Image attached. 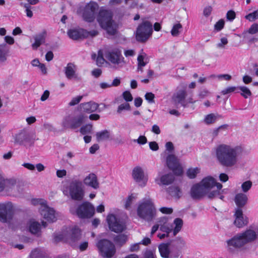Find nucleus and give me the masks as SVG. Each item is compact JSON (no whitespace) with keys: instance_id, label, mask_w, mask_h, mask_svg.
Instances as JSON below:
<instances>
[{"instance_id":"15","label":"nucleus","mask_w":258,"mask_h":258,"mask_svg":"<svg viewBox=\"0 0 258 258\" xmlns=\"http://www.w3.org/2000/svg\"><path fill=\"white\" fill-rule=\"evenodd\" d=\"M186 96L187 92L185 89L177 90L172 96V101L176 106L180 105L183 108H185L187 107V102L185 99Z\"/></svg>"},{"instance_id":"30","label":"nucleus","mask_w":258,"mask_h":258,"mask_svg":"<svg viewBox=\"0 0 258 258\" xmlns=\"http://www.w3.org/2000/svg\"><path fill=\"white\" fill-rule=\"evenodd\" d=\"M10 52V48L6 44H0V62H5Z\"/></svg>"},{"instance_id":"52","label":"nucleus","mask_w":258,"mask_h":258,"mask_svg":"<svg viewBox=\"0 0 258 258\" xmlns=\"http://www.w3.org/2000/svg\"><path fill=\"white\" fill-rule=\"evenodd\" d=\"M252 183L250 181L244 182L241 185V188L243 192L247 191L251 187Z\"/></svg>"},{"instance_id":"63","label":"nucleus","mask_w":258,"mask_h":258,"mask_svg":"<svg viewBox=\"0 0 258 258\" xmlns=\"http://www.w3.org/2000/svg\"><path fill=\"white\" fill-rule=\"evenodd\" d=\"M236 90L235 87H229L224 90H223L221 92V93L223 95H225L231 92H234Z\"/></svg>"},{"instance_id":"28","label":"nucleus","mask_w":258,"mask_h":258,"mask_svg":"<svg viewBox=\"0 0 258 258\" xmlns=\"http://www.w3.org/2000/svg\"><path fill=\"white\" fill-rule=\"evenodd\" d=\"M167 192L173 198L178 200L182 196V191L180 188L176 185H171L167 189Z\"/></svg>"},{"instance_id":"25","label":"nucleus","mask_w":258,"mask_h":258,"mask_svg":"<svg viewBox=\"0 0 258 258\" xmlns=\"http://www.w3.org/2000/svg\"><path fill=\"white\" fill-rule=\"evenodd\" d=\"M81 230L76 227L73 228L71 230V234L69 241L71 245L74 247H76L77 244L76 242L81 239Z\"/></svg>"},{"instance_id":"35","label":"nucleus","mask_w":258,"mask_h":258,"mask_svg":"<svg viewBox=\"0 0 258 258\" xmlns=\"http://www.w3.org/2000/svg\"><path fill=\"white\" fill-rule=\"evenodd\" d=\"M174 180V177L171 173L165 174L160 177V181L163 185H169L172 183Z\"/></svg>"},{"instance_id":"64","label":"nucleus","mask_w":258,"mask_h":258,"mask_svg":"<svg viewBox=\"0 0 258 258\" xmlns=\"http://www.w3.org/2000/svg\"><path fill=\"white\" fill-rule=\"evenodd\" d=\"M149 147L152 151H157L159 149L158 144L156 142H151L149 143Z\"/></svg>"},{"instance_id":"4","label":"nucleus","mask_w":258,"mask_h":258,"mask_svg":"<svg viewBox=\"0 0 258 258\" xmlns=\"http://www.w3.org/2000/svg\"><path fill=\"white\" fill-rule=\"evenodd\" d=\"M63 193L66 196H69L74 201H82L85 194L83 182L78 179H73L63 189Z\"/></svg>"},{"instance_id":"14","label":"nucleus","mask_w":258,"mask_h":258,"mask_svg":"<svg viewBox=\"0 0 258 258\" xmlns=\"http://www.w3.org/2000/svg\"><path fill=\"white\" fill-rule=\"evenodd\" d=\"M98 5L96 3H90L85 7L83 13L84 20L87 22H92L95 19V13Z\"/></svg>"},{"instance_id":"34","label":"nucleus","mask_w":258,"mask_h":258,"mask_svg":"<svg viewBox=\"0 0 258 258\" xmlns=\"http://www.w3.org/2000/svg\"><path fill=\"white\" fill-rule=\"evenodd\" d=\"M84 117L82 115L73 117L72 122V129H76L80 127L84 122Z\"/></svg>"},{"instance_id":"62","label":"nucleus","mask_w":258,"mask_h":258,"mask_svg":"<svg viewBox=\"0 0 258 258\" xmlns=\"http://www.w3.org/2000/svg\"><path fill=\"white\" fill-rule=\"evenodd\" d=\"M144 258H156V255L152 250H147L145 252Z\"/></svg>"},{"instance_id":"5","label":"nucleus","mask_w":258,"mask_h":258,"mask_svg":"<svg viewBox=\"0 0 258 258\" xmlns=\"http://www.w3.org/2000/svg\"><path fill=\"white\" fill-rule=\"evenodd\" d=\"M137 214L139 217L146 221H151L156 215L155 205L150 199H143L137 208Z\"/></svg>"},{"instance_id":"11","label":"nucleus","mask_w":258,"mask_h":258,"mask_svg":"<svg viewBox=\"0 0 258 258\" xmlns=\"http://www.w3.org/2000/svg\"><path fill=\"white\" fill-rule=\"evenodd\" d=\"M109 229L115 232H121L125 229L124 222L117 218L114 214H111L107 216L106 219Z\"/></svg>"},{"instance_id":"12","label":"nucleus","mask_w":258,"mask_h":258,"mask_svg":"<svg viewBox=\"0 0 258 258\" xmlns=\"http://www.w3.org/2000/svg\"><path fill=\"white\" fill-rule=\"evenodd\" d=\"M36 140V136L33 132L22 131L16 136L15 141L20 145H32Z\"/></svg>"},{"instance_id":"58","label":"nucleus","mask_w":258,"mask_h":258,"mask_svg":"<svg viewBox=\"0 0 258 258\" xmlns=\"http://www.w3.org/2000/svg\"><path fill=\"white\" fill-rule=\"evenodd\" d=\"M135 142H137L139 144L144 145L147 142V139L144 136H140L137 140H134Z\"/></svg>"},{"instance_id":"44","label":"nucleus","mask_w":258,"mask_h":258,"mask_svg":"<svg viewBox=\"0 0 258 258\" xmlns=\"http://www.w3.org/2000/svg\"><path fill=\"white\" fill-rule=\"evenodd\" d=\"M200 172V169L196 167L195 168H190L187 171V175L190 178H195L197 174Z\"/></svg>"},{"instance_id":"51","label":"nucleus","mask_w":258,"mask_h":258,"mask_svg":"<svg viewBox=\"0 0 258 258\" xmlns=\"http://www.w3.org/2000/svg\"><path fill=\"white\" fill-rule=\"evenodd\" d=\"M131 109L130 105L128 103H125L120 104L118 106L117 112L118 113L121 112V111L123 110H130Z\"/></svg>"},{"instance_id":"26","label":"nucleus","mask_w":258,"mask_h":258,"mask_svg":"<svg viewBox=\"0 0 258 258\" xmlns=\"http://www.w3.org/2000/svg\"><path fill=\"white\" fill-rule=\"evenodd\" d=\"M239 234L245 244L254 241L256 237L255 231L251 229L247 230L244 232Z\"/></svg>"},{"instance_id":"6","label":"nucleus","mask_w":258,"mask_h":258,"mask_svg":"<svg viewBox=\"0 0 258 258\" xmlns=\"http://www.w3.org/2000/svg\"><path fill=\"white\" fill-rule=\"evenodd\" d=\"M99 254L104 258H111L116 252L114 244L106 239L99 240L96 243Z\"/></svg>"},{"instance_id":"49","label":"nucleus","mask_w":258,"mask_h":258,"mask_svg":"<svg viewBox=\"0 0 258 258\" xmlns=\"http://www.w3.org/2000/svg\"><path fill=\"white\" fill-rule=\"evenodd\" d=\"M224 20L220 19L215 24L214 28L216 31H220L224 28Z\"/></svg>"},{"instance_id":"61","label":"nucleus","mask_w":258,"mask_h":258,"mask_svg":"<svg viewBox=\"0 0 258 258\" xmlns=\"http://www.w3.org/2000/svg\"><path fill=\"white\" fill-rule=\"evenodd\" d=\"M144 56L142 55H139L137 58L138 66L144 67L146 65L147 62L144 61Z\"/></svg>"},{"instance_id":"22","label":"nucleus","mask_w":258,"mask_h":258,"mask_svg":"<svg viewBox=\"0 0 258 258\" xmlns=\"http://www.w3.org/2000/svg\"><path fill=\"white\" fill-rule=\"evenodd\" d=\"M46 37V31L45 30L34 36V42L32 44L33 49L36 50L41 44L44 43Z\"/></svg>"},{"instance_id":"50","label":"nucleus","mask_w":258,"mask_h":258,"mask_svg":"<svg viewBox=\"0 0 258 258\" xmlns=\"http://www.w3.org/2000/svg\"><path fill=\"white\" fill-rule=\"evenodd\" d=\"M217 189L213 190L210 192L208 195V197L210 199H213L215 198H217L220 195V190L221 189H218L216 186Z\"/></svg>"},{"instance_id":"27","label":"nucleus","mask_w":258,"mask_h":258,"mask_svg":"<svg viewBox=\"0 0 258 258\" xmlns=\"http://www.w3.org/2000/svg\"><path fill=\"white\" fill-rule=\"evenodd\" d=\"M75 66L74 64L71 62H69L67 64V66L64 68V73L66 77L71 80L72 78L78 79L77 75L76 74V71L75 70Z\"/></svg>"},{"instance_id":"3","label":"nucleus","mask_w":258,"mask_h":258,"mask_svg":"<svg viewBox=\"0 0 258 258\" xmlns=\"http://www.w3.org/2000/svg\"><path fill=\"white\" fill-rule=\"evenodd\" d=\"M215 186H217L218 189H221L222 185L217 182L213 177H206L199 183L192 186L190 191V196L194 200H200Z\"/></svg>"},{"instance_id":"42","label":"nucleus","mask_w":258,"mask_h":258,"mask_svg":"<svg viewBox=\"0 0 258 258\" xmlns=\"http://www.w3.org/2000/svg\"><path fill=\"white\" fill-rule=\"evenodd\" d=\"M238 88L242 92L241 95L244 98H247L248 96H250L252 95L250 90L245 86H241Z\"/></svg>"},{"instance_id":"57","label":"nucleus","mask_w":258,"mask_h":258,"mask_svg":"<svg viewBox=\"0 0 258 258\" xmlns=\"http://www.w3.org/2000/svg\"><path fill=\"white\" fill-rule=\"evenodd\" d=\"M180 250L176 249L175 250L171 249L170 251V256L169 258H177L180 255Z\"/></svg>"},{"instance_id":"59","label":"nucleus","mask_w":258,"mask_h":258,"mask_svg":"<svg viewBox=\"0 0 258 258\" xmlns=\"http://www.w3.org/2000/svg\"><path fill=\"white\" fill-rule=\"evenodd\" d=\"M235 13L232 10L228 11L226 14V18L230 21H232L235 19Z\"/></svg>"},{"instance_id":"45","label":"nucleus","mask_w":258,"mask_h":258,"mask_svg":"<svg viewBox=\"0 0 258 258\" xmlns=\"http://www.w3.org/2000/svg\"><path fill=\"white\" fill-rule=\"evenodd\" d=\"M245 18L250 22H252L258 19V10L250 13L245 16Z\"/></svg>"},{"instance_id":"8","label":"nucleus","mask_w":258,"mask_h":258,"mask_svg":"<svg viewBox=\"0 0 258 258\" xmlns=\"http://www.w3.org/2000/svg\"><path fill=\"white\" fill-rule=\"evenodd\" d=\"M258 33V24L253 23L248 29L245 30L239 36L243 38L245 43L250 45L258 41L256 34Z\"/></svg>"},{"instance_id":"56","label":"nucleus","mask_w":258,"mask_h":258,"mask_svg":"<svg viewBox=\"0 0 258 258\" xmlns=\"http://www.w3.org/2000/svg\"><path fill=\"white\" fill-rule=\"evenodd\" d=\"M145 99L149 103H152L154 102L155 95L151 92H148L145 95Z\"/></svg>"},{"instance_id":"20","label":"nucleus","mask_w":258,"mask_h":258,"mask_svg":"<svg viewBox=\"0 0 258 258\" xmlns=\"http://www.w3.org/2000/svg\"><path fill=\"white\" fill-rule=\"evenodd\" d=\"M42 209L40 210V213L44 218L49 222H54L56 220L54 210L48 207L46 205L42 206Z\"/></svg>"},{"instance_id":"39","label":"nucleus","mask_w":258,"mask_h":258,"mask_svg":"<svg viewBox=\"0 0 258 258\" xmlns=\"http://www.w3.org/2000/svg\"><path fill=\"white\" fill-rule=\"evenodd\" d=\"M15 184L16 181L15 180L6 179L4 190L6 191H11L14 188Z\"/></svg>"},{"instance_id":"19","label":"nucleus","mask_w":258,"mask_h":258,"mask_svg":"<svg viewBox=\"0 0 258 258\" xmlns=\"http://www.w3.org/2000/svg\"><path fill=\"white\" fill-rule=\"evenodd\" d=\"M83 184L91 187L94 189L99 187V183L96 174L93 173H89L83 180Z\"/></svg>"},{"instance_id":"47","label":"nucleus","mask_w":258,"mask_h":258,"mask_svg":"<svg viewBox=\"0 0 258 258\" xmlns=\"http://www.w3.org/2000/svg\"><path fill=\"white\" fill-rule=\"evenodd\" d=\"M105 59L103 57V54L102 50H99L98 52V56L96 59V63L98 66H101L104 63Z\"/></svg>"},{"instance_id":"55","label":"nucleus","mask_w":258,"mask_h":258,"mask_svg":"<svg viewBox=\"0 0 258 258\" xmlns=\"http://www.w3.org/2000/svg\"><path fill=\"white\" fill-rule=\"evenodd\" d=\"M220 42L217 44L216 46L217 48H223L225 47V45H226L228 41V39L226 37H222L220 39Z\"/></svg>"},{"instance_id":"53","label":"nucleus","mask_w":258,"mask_h":258,"mask_svg":"<svg viewBox=\"0 0 258 258\" xmlns=\"http://www.w3.org/2000/svg\"><path fill=\"white\" fill-rule=\"evenodd\" d=\"M123 99L126 102L132 101L133 100V96L130 91H125L122 93Z\"/></svg>"},{"instance_id":"32","label":"nucleus","mask_w":258,"mask_h":258,"mask_svg":"<svg viewBox=\"0 0 258 258\" xmlns=\"http://www.w3.org/2000/svg\"><path fill=\"white\" fill-rule=\"evenodd\" d=\"M96 136L97 141L99 142L104 140H111L110 132L107 130L97 132Z\"/></svg>"},{"instance_id":"21","label":"nucleus","mask_w":258,"mask_h":258,"mask_svg":"<svg viewBox=\"0 0 258 258\" xmlns=\"http://www.w3.org/2000/svg\"><path fill=\"white\" fill-rule=\"evenodd\" d=\"M234 216L235 217V220L234 223L236 227L241 228L247 225L248 223L247 218L246 217L245 218H244L241 209L236 208Z\"/></svg>"},{"instance_id":"46","label":"nucleus","mask_w":258,"mask_h":258,"mask_svg":"<svg viewBox=\"0 0 258 258\" xmlns=\"http://www.w3.org/2000/svg\"><path fill=\"white\" fill-rule=\"evenodd\" d=\"M182 28V25L177 23L173 25L171 31V34L173 36H177L179 34V29Z\"/></svg>"},{"instance_id":"17","label":"nucleus","mask_w":258,"mask_h":258,"mask_svg":"<svg viewBox=\"0 0 258 258\" xmlns=\"http://www.w3.org/2000/svg\"><path fill=\"white\" fill-rule=\"evenodd\" d=\"M227 244L230 252H232L234 248H240L245 244L239 233L228 240Z\"/></svg>"},{"instance_id":"7","label":"nucleus","mask_w":258,"mask_h":258,"mask_svg":"<svg viewBox=\"0 0 258 258\" xmlns=\"http://www.w3.org/2000/svg\"><path fill=\"white\" fill-rule=\"evenodd\" d=\"M153 32V26L152 23L145 21L140 24L136 30V38L138 41L140 42H146L151 36Z\"/></svg>"},{"instance_id":"1","label":"nucleus","mask_w":258,"mask_h":258,"mask_svg":"<svg viewBox=\"0 0 258 258\" xmlns=\"http://www.w3.org/2000/svg\"><path fill=\"white\" fill-rule=\"evenodd\" d=\"M240 149L238 147L232 148L228 145H220L216 148L217 159L222 166L227 167H232L237 162L238 151Z\"/></svg>"},{"instance_id":"29","label":"nucleus","mask_w":258,"mask_h":258,"mask_svg":"<svg viewBox=\"0 0 258 258\" xmlns=\"http://www.w3.org/2000/svg\"><path fill=\"white\" fill-rule=\"evenodd\" d=\"M247 197L246 195L239 193L236 195L234 201L237 206V208L241 209L246 203Z\"/></svg>"},{"instance_id":"43","label":"nucleus","mask_w":258,"mask_h":258,"mask_svg":"<svg viewBox=\"0 0 258 258\" xmlns=\"http://www.w3.org/2000/svg\"><path fill=\"white\" fill-rule=\"evenodd\" d=\"M73 117L68 116L64 118L63 119L62 124V126L66 128L72 129V122Z\"/></svg>"},{"instance_id":"2","label":"nucleus","mask_w":258,"mask_h":258,"mask_svg":"<svg viewBox=\"0 0 258 258\" xmlns=\"http://www.w3.org/2000/svg\"><path fill=\"white\" fill-rule=\"evenodd\" d=\"M113 17V13L111 10L103 8L99 10L96 17L100 27L109 36H115L118 32V25Z\"/></svg>"},{"instance_id":"18","label":"nucleus","mask_w":258,"mask_h":258,"mask_svg":"<svg viewBox=\"0 0 258 258\" xmlns=\"http://www.w3.org/2000/svg\"><path fill=\"white\" fill-rule=\"evenodd\" d=\"M105 56L113 64H119L121 62V51L118 49L107 51L105 53Z\"/></svg>"},{"instance_id":"37","label":"nucleus","mask_w":258,"mask_h":258,"mask_svg":"<svg viewBox=\"0 0 258 258\" xmlns=\"http://www.w3.org/2000/svg\"><path fill=\"white\" fill-rule=\"evenodd\" d=\"M29 227L30 232L32 234H37L40 230L39 223L36 221H30Z\"/></svg>"},{"instance_id":"31","label":"nucleus","mask_w":258,"mask_h":258,"mask_svg":"<svg viewBox=\"0 0 258 258\" xmlns=\"http://www.w3.org/2000/svg\"><path fill=\"white\" fill-rule=\"evenodd\" d=\"M158 249L161 257L169 258L170 256V250L169 248L168 243H162L159 245Z\"/></svg>"},{"instance_id":"24","label":"nucleus","mask_w":258,"mask_h":258,"mask_svg":"<svg viewBox=\"0 0 258 258\" xmlns=\"http://www.w3.org/2000/svg\"><path fill=\"white\" fill-rule=\"evenodd\" d=\"M87 33V32L85 31V29H70L68 31L69 37L73 40H78L86 38Z\"/></svg>"},{"instance_id":"60","label":"nucleus","mask_w":258,"mask_h":258,"mask_svg":"<svg viewBox=\"0 0 258 258\" xmlns=\"http://www.w3.org/2000/svg\"><path fill=\"white\" fill-rule=\"evenodd\" d=\"M160 230L168 234L172 231V228L166 225L165 223H164V224L161 225Z\"/></svg>"},{"instance_id":"33","label":"nucleus","mask_w":258,"mask_h":258,"mask_svg":"<svg viewBox=\"0 0 258 258\" xmlns=\"http://www.w3.org/2000/svg\"><path fill=\"white\" fill-rule=\"evenodd\" d=\"M113 240L116 245L122 246L126 242L127 237L124 234H120L114 236Z\"/></svg>"},{"instance_id":"23","label":"nucleus","mask_w":258,"mask_h":258,"mask_svg":"<svg viewBox=\"0 0 258 258\" xmlns=\"http://www.w3.org/2000/svg\"><path fill=\"white\" fill-rule=\"evenodd\" d=\"M99 104L93 102L83 103L80 105V111L90 113L95 111L98 108Z\"/></svg>"},{"instance_id":"48","label":"nucleus","mask_w":258,"mask_h":258,"mask_svg":"<svg viewBox=\"0 0 258 258\" xmlns=\"http://www.w3.org/2000/svg\"><path fill=\"white\" fill-rule=\"evenodd\" d=\"M21 6H23V7L26 9L25 12L26 13V15L29 18H31L33 16V12L31 11L32 7L28 4H21Z\"/></svg>"},{"instance_id":"38","label":"nucleus","mask_w":258,"mask_h":258,"mask_svg":"<svg viewBox=\"0 0 258 258\" xmlns=\"http://www.w3.org/2000/svg\"><path fill=\"white\" fill-rule=\"evenodd\" d=\"M175 227L173 229V235L175 236L181 230L183 225V221L181 219L177 218L174 219Z\"/></svg>"},{"instance_id":"36","label":"nucleus","mask_w":258,"mask_h":258,"mask_svg":"<svg viewBox=\"0 0 258 258\" xmlns=\"http://www.w3.org/2000/svg\"><path fill=\"white\" fill-rule=\"evenodd\" d=\"M221 116L218 114L211 113L207 115L204 119V122L207 124H210L214 123L218 118H221Z\"/></svg>"},{"instance_id":"13","label":"nucleus","mask_w":258,"mask_h":258,"mask_svg":"<svg viewBox=\"0 0 258 258\" xmlns=\"http://www.w3.org/2000/svg\"><path fill=\"white\" fill-rule=\"evenodd\" d=\"M166 164L168 167L172 170L177 175L182 174L183 170L180 166L178 160L175 155L169 154L166 158Z\"/></svg>"},{"instance_id":"16","label":"nucleus","mask_w":258,"mask_h":258,"mask_svg":"<svg viewBox=\"0 0 258 258\" xmlns=\"http://www.w3.org/2000/svg\"><path fill=\"white\" fill-rule=\"evenodd\" d=\"M134 179L140 186H145L147 182L148 178L144 175V171L140 167L137 166L134 168L132 172Z\"/></svg>"},{"instance_id":"40","label":"nucleus","mask_w":258,"mask_h":258,"mask_svg":"<svg viewBox=\"0 0 258 258\" xmlns=\"http://www.w3.org/2000/svg\"><path fill=\"white\" fill-rule=\"evenodd\" d=\"M185 245V242L181 238H177L172 243V246L176 247V249L179 250L184 247Z\"/></svg>"},{"instance_id":"54","label":"nucleus","mask_w":258,"mask_h":258,"mask_svg":"<svg viewBox=\"0 0 258 258\" xmlns=\"http://www.w3.org/2000/svg\"><path fill=\"white\" fill-rule=\"evenodd\" d=\"M82 96H78L76 97L73 98L72 100L69 103L70 106H74L78 104L82 99Z\"/></svg>"},{"instance_id":"10","label":"nucleus","mask_w":258,"mask_h":258,"mask_svg":"<svg viewBox=\"0 0 258 258\" xmlns=\"http://www.w3.org/2000/svg\"><path fill=\"white\" fill-rule=\"evenodd\" d=\"M13 206L11 202L0 204V221L10 223L14 216Z\"/></svg>"},{"instance_id":"41","label":"nucleus","mask_w":258,"mask_h":258,"mask_svg":"<svg viewBox=\"0 0 258 258\" xmlns=\"http://www.w3.org/2000/svg\"><path fill=\"white\" fill-rule=\"evenodd\" d=\"M92 131V125L90 124H87L82 126L80 130V133L82 135H86L90 134Z\"/></svg>"},{"instance_id":"9","label":"nucleus","mask_w":258,"mask_h":258,"mask_svg":"<svg viewBox=\"0 0 258 258\" xmlns=\"http://www.w3.org/2000/svg\"><path fill=\"white\" fill-rule=\"evenodd\" d=\"M76 212L80 218H90L95 214V208L90 202H84L78 206Z\"/></svg>"}]
</instances>
